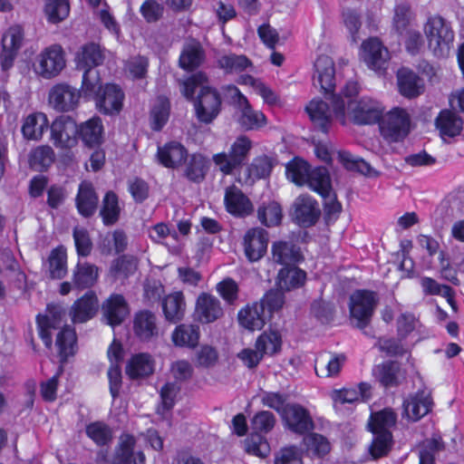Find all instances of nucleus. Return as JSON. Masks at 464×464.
Wrapping results in <instances>:
<instances>
[{
    "mask_svg": "<svg viewBox=\"0 0 464 464\" xmlns=\"http://www.w3.org/2000/svg\"><path fill=\"white\" fill-rule=\"evenodd\" d=\"M206 74L198 72L182 82V93L187 99H193L196 89L200 87L198 97L194 102L197 118L204 123L212 122L218 115L221 108V99L218 92L207 85Z\"/></svg>",
    "mask_w": 464,
    "mask_h": 464,
    "instance_id": "nucleus-1",
    "label": "nucleus"
},
{
    "mask_svg": "<svg viewBox=\"0 0 464 464\" xmlns=\"http://www.w3.org/2000/svg\"><path fill=\"white\" fill-rule=\"evenodd\" d=\"M384 111L383 104L371 97H362L358 101H347L342 97L334 99V115L343 125L353 121L359 125L378 123Z\"/></svg>",
    "mask_w": 464,
    "mask_h": 464,
    "instance_id": "nucleus-2",
    "label": "nucleus"
},
{
    "mask_svg": "<svg viewBox=\"0 0 464 464\" xmlns=\"http://www.w3.org/2000/svg\"><path fill=\"white\" fill-rule=\"evenodd\" d=\"M81 91L86 99H93L97 109L104 114H117L122 108V90L112 83L102 86L97 72H87L82 76Z\"/></svg>",
    "mask_w": 464,
    "mask_h": 464,
    "instance_id": "nucleus-3",
    "label": "nucleus"
},
{
    "mask_svg": "<svg viewBox=\"0 0 464 464\" xmlns=\"http://www.w3.org/2000/svg\"><path fill=\"white\" fill-rule=\"evenodd\" d=\"M423 33L434 56L445 58L450 54L455 35L449 21L440 15H431L423 24Z\"/></svg>",
    "mask_w": 464,
    "mask_h": 464,
    "instance_id": "nucleus-4",
    "label": "nucleus"
},
{
    "mask_svg": "<svg viewBox=\"0 0 464 464\" xmlns=\"http://www.w3.org/2000/svg\"><path fill=\"white\" fill-rule=\"evenodd\" d=\"M380 133L389 142L404 140L411 131V115L406 108L394 106L382 112L378 121Z\"/></svg>",
    "mask_w": 464,
    "mask_h": 464,
    "instance_id": "nucleus-5",
    "label": "nucleus"
},
{
    "mask_svg": "<svg viewBox=\"0 0 464 464\" xmlns=\"http://www.w3.org/2000/svg\"><path fill=\"white\" fill-rule=\"evenodd\" d=\"M66 60L63 48L57 44L44 48L33 62L34 73L45 80L58 76L65 68Z\"/></svg>",
    "mask_w": 464,
    "mask_h": 464,
    "instance_id": "nucleus-6",
    "label": "nucleus"
},
{
    "mask_svg": "<svg viewBox=\"0 0 464 464\" xmlns=\"http://www.w3.org/2000/svg\"><path fill=\"white\" fill-rule=\"evenodd\" d=\"M252 145V140L247 136L240 135L230 145L228 153L215 154L213 161L223 174L230 175L245 162Z\"/></svg>",
    "mask_w": 464,
    "mask_h": 464,
    "instance_id": "nucleus-7",
    "label": "nucleus"
},
{
    "mask_svg": "<svg viewBox=\"0 0 464 464\" xmlns=\"http://www.w3.org/2000/svg\"><path fill=\"white\" fill-rule=\"evenodd\" d=\"M131 333L140 343L155 342L161 335L159 317L149 310L135 313L131 322Z\"/></svg>",
    "mask_w": 464,
    "mask_h": 464,
    "instance_id": "nucleus-8",
    "label": "nucleus"
},
{
    "mask_svg": "<svg viewBox=\"0 0 464 464\" xmlns=\"http://www.w3.org/2000/svg\"><path fill=\"white\" fill-rule=\"evenodd\" d=\"M359 54L367 67L377 72L386 70L391 58L388 48L377 37H370L363 41Z\"/></svg>",
    "mask_w": 464,
    "mask_h": 464,
    "instance_id": "nucleus-9",
    "label": "nucleus"
},
{
    "mask_svg": "<svg viewBox=\"0 0 464 464\" xmlns=\"http://www.w3.org/2000/svg\"><path fill=\"white\" fill-rule=\"evenodd\" d=\"M376 304V295L372 291L357 290L350 296V314L358 327L362 328L368 324Z\"/></svg>",
    "mask_w": 464,
    "mask_h": 464,
    "instance_id": "nucleus-10",
    "label": "nucleus"
},
{
    "mask_svg": "<svg viewBox=\"0 0 464 464\" xmlns=\"http://www.w3.org/2000/svg\"><path fill=\"white\" fill-rule=\"evenodd\" d=\"M51 140L61 150H71L78 143L76 122L68 116L56 118L50 126Z\"/></svg>",
    "mask_w": 464,
    "mask_h": 464,
    "instance_id": "nucleus-11",
    "label": "nucleus"
},
{
    "mask_svg": "<svg viewBox=\"0 0 464 464\" xmlns=\"http://www.w3.org/2000/svg\"><path fill=\"white\" fill-rule=\"evenodd\" d=\"M24 34L21 26H11L2 37V51L0 53V67L3 74L1 80L5 79V72L14 65L19 49L22 46Z\"/></svg>",
    "mask_w": 464,
    "mask_h": 464,
    "instance_id": "nucleus-12",
    "label": "nucleus"
},
{
    "mask_svg": "<svg viewBox=\"0 0 464 464\" xmlns=\"http://www.w3.org/2000/svg\"><path fill=\"white\" fill-rule=\"evenodd\" d=\"M139 439L129 433H123L119 438L115 449L114 464H146L143 451L136 450Z\"/></svg>",
    "mask_w": 464,
    "mask_h": 464,
    "instance_id": "nucleus-13",
    "label": "nucleus"
},
{
    "mask_svg": "<svg viewBox=\"0 0 464 464\" xmlns=\"http://www.w3.org/2000/svg\"><path fill=\"white\" fill-rule=\"evenodd\" d=\"M312 189L317 192L324 200V209L327 215L335 216L342 210L341 204L332 190L331 179L327 170H318L314 173Z\"/></svg>",
    "mask_w": 464,
    "mask_h": 464,
    "instance_id": "nucleus-14",
    "label": "nucleus"
},
{
    "mask_svg": "<svg viewBox=\"0 0 464 464\" xmlns=\"http://www.w3.org/2000/svg\"><path fill=\"white\" fill-rule=\"evenodd\" d=\"M224 310L220 301L214 295L202 293L196 301L194 318L200 324H211L220 319Z\"/></svg>",
    "mask_w": 464,
    "mask_h": 464,
    "instance_id": "nucleus-15",
    "label": "nucleus"
},
{
    "mask_svg": "<svg viewBox=\"0 0 464 464\" xmlns=\"http://www.w3.org/2000/svg\"><path fill=\"white\" fill-rule=\"evenodd\" d=\"M80 92L66 83H57L49 92V103L59 111L74 110L80 101Z\"/></svg>",
    "mask_w": 464,
    "mask_h": 464,
    "instance_id": "nucleus-16",
    "label": "nucleus"
},
{
    "mask_svg": "<svg viewBox=\"0 0 464 464\" xmlns=\"http://www.w3.org/2000/svg\"><path fill=\"white\" fill-rule=\"evenodd\" d=\"M313 79L324 94H332L336 85L335 67L328 55H319L314 63Z\"/></svg>",
    "mask_w": 464,
    "mask_h": 464,
    "instance_id": "nucleus-17",
    "label": "nucleus"
},
{
    "mask_svg": "<svg viewBox=\"0 0 464 464\" xmlns=\"http://www.w3.org/2000/svg\"><path fill=\"white\" fill-rule=\"evenodd\" d=\"M246 256L251 262L261 259L267 249L268 233L261 227L248 229L243 238Z\"/></svg>",
    "mask_w": 464,
    "mask_h": 464,
    "instance_id": "nucleus-18",
    "label": "nucleus"
},
{
    "mask_svg": "<svg viewBox=\"0 0 464 464\" xmlns=\"http://www.w3.org/2000/svg\"><path fill=\"white\" fill-rule=\"evenodd\" d=\"M293 216L301 227H306L314 225L320 216L317 202L309 195H300L295 200Z\"/></svg>",
    "mask_w": 464,
    "mask_h": 464,
    "instance_id": "nucleus-19",
    "label": "nucleus"
},
{
    "mask_svg": "<svg viewBox=\"0 0 464 464\" xmlns=\"http://www.w3.org/2000/svg\"><path fill=\"white\" fill-rule=\"evenodd\" d=\"M226 210L232 216L243 218L253 212V204L242 190L236 186L226 188L224 195Z\"/></svg>",
    "mask_w": 464,
    "mask_h": 464,
    "instance_id": "nucleus-20",
    "label": "nucleus"
},
{
    "mask_svg": "<svg viewBox=\"0 0 464 464\" xmlns=\"http://www.w3.org/2000/svg\"><path fill=\"white\" fill-rule=\"evenodd\" d=\"M64 313L56 305H48L46 314H39L37 316V326L39 335L46 347H51L52 330L60 327L63 322Z\"/></svg>",
    "mask_w": 464,
    "mask_h": 464,
    "instance_id": "nucleus-21",
    "label": "nucleus"
},
{
    "mask_svg": "<svg viewBox=\"0 0 464 464\" xmlns=\"http://www.w3.org/2000/svg\"><path fill=\"white\" fill-rule=\"evenodd\" d=\"M104 59L105 49L98 44L89 43L78 51L75 63L77 68L84 71V75L87 72H95L92 69L102 64Z\"/></svg>",
    "mask_w": 464,
    "mask_h": 464,
    "instance_id": "nucleus-22",
    "label": "nucleus"
},
{
    "mask_svg": "<svg viewBox=\"0 0 464 464\" xmlns=\"http://www.w3.org/2000/svg\"><path fill=\"white\" fill-rule=\"evenodd\" d=\"M102 312L107 324L120 325L130 313L128 304L121 295H111L102 305Z\"/></svg>",
    "mask_w": 464,
    "mask_h": 464,
    "instance_id": "nucleus-23",
    "label": "nucleus"
},
{
    "mask_svg": "<svg viewBox=\"0 0 464 464\" xmlns=\"http://www.w3.org/2000/svg\"><path fill=\"white\" fill-rule=\"evenodd\" d=\"M332 108L322 100L314 99L305 107V111L314 126L326 133L335 117L334 115V99L331 98Z\"/></svg>",
    "mask_w": 464,
    "mask_h": 464,
    "instance_id": "nucleus-24",
    "label": "nucleus"
},
{
    "mask_svg": "<svg viewBox=\"0 0 464 464\" xmlns=\"http://www.w3.org/2000/svg\"><path fill=\"white\" fill-rule=\"evenodd\" d=\"M432 401L427 391H420L409 396L403 402V414L411 420L416 421L428 414Z\"/></svg>",
    "mask_w": 464,
    "mask_h": 464,
    "instance_id": "nucleus-25",
    "label": "nucleus"
},
{
    "mask_svg": "<svg viewBox=\"0 0 464 464\" xmlns=\"http://www.w3.org/2000/svg\"><path fill=\"white\" fill-rule=\"evenodd\" d=\"M78 137L89 147H99L104 140V127L100 117H92L77 125Z\"/></svg>",
    "mask_w": 464,
    "mask_h": 464,
    "instance_id": "nucleus-26",
    "label": "nucleus"
},
{
    "mask_svg": "<svg viewBox=\"0 0 464 464\" xmlns=\"http://www.w3.org/2000/svg\"><path fill=\"white\" fill-rule=\"evenodd\" d=\"M287 428L299 434L305 433L313 429V420L307 411L302 406L292 404L287 407L282 416Z\"/></svg>",
    "mask_w": 464,
    "mask_h": 464,
    "instance_id": "nucleus-27",
    "label": "nucleus"
},
{
    "mask_svg": "<svg viewBox=\"0 0 464 464\" xmlns=\"http://www.w3.org/2000/svg\"><path fill=\"white\" fill-rule=\"evenodd\" d=\"M318 170H327L325 168H316L310 169L306 161L295 158L285 166L287 179L297 186L307 185L312 189V180L314 173Z\"/></svg>",
    "mask_w": 464,
    "mask_h": 464,
    "instance_id": "nucleus-28",
    "label": "nucleus"
},
{
    "mask_svg": "<svg viewBox=\"0 0 464 464\" xmlns=\"http://www.w3.org/2000/svg\"><path fill=\"white\" fill-rule=\"evenodd\" d=\"M96 295L90 291L72 304L70 314L73 323H84L92 319L98 311Z\"/></svg>",
    "mask_w": 464,
    "mask_h": 464,
    "instance_id": "nucleus-29",
    "label": "nucleus"
},
{
    "mask_svg": "<svg viewBox=\"0 0 464 464\" xmlns=\"http://www.w3.org/2000/svg\"><path fill=\"white\" fill-rule=\"evenodd\" d=\"M273 169V160L268 156H260L253 160L246 172L237 178L245 185H252L256 179L266 178Z\"/></svg>",
    "mask_w": 464,
    "mask_h": 464,
    "instance_id": "nucleus-30",
    "label": "nucleus"
},
{
    "mask_svg": "<svg viewBox=\"0 0 464 464\" xmlns=\"http://www.w3.org/2000/svg\"><path fill=\"white\" fill-rule=\"evenodd\" d=\"M49 127V121L44 112H33L24 119L22 133L24 139L40 140Z\"/></svg>",
    "mask_w": 464,
    "mask_h": 464,
    "instance_id": "nucleus-31",
    "label": "nucleus"
},
{
    "mask_svg": "<svg viewBox=\"0 0 464 464\" xmlns=\"http://www.w3.org/2000/svg\"><path fill=\"white\" fill-rule=\"evenodd\" d=\"M436 126L440 130L441 138L446 140L461 133L463 121L456 112L445 110L437 117Z\"/></svg>",
    "mask_w": 464,
    "mask_h": 464,
    "instance_id": "nucleus-32",
    "label": "nucleus"
},
{
    "mask_svg": "<svg viewBox=\"0 0 464 464\" xmlns=\"http://www.w3.org/2000/svg\"><path fill=\"white\" fill-rule=\"evenodd\" d=\"M158 159L166 168L179 166L187 157L186 149L179 142L171 141L158 149Z\"/></svg>",
    "mask_w": 464,
    "mask_h": 464,
    "instance_id": "nucleus-33",
    "label": "nucleus"
},
{
    "mask_svg": "<svg viewBox=\"0 0 464 464\" xmlns=\"http://www.w3.org/2000/svg\"><path fill=\"white\" fill-rule=\"evenodd\" d=\"M266 319V314L263 305L255 303L252 305H246L238 314L239 324L250 331L260 330Z\"/></svg>",
    "mask_w": 464,
    "mask_h": 464,
    "instance_id": "nucleus-34",
    "label": "nucleus"
},
{
    "mask_svg": "<svg viewBox=\"0 0 464 464\" xmlns=\"http://www.w3.org/2000/svg\"><path fill=\"white\" fill-rule=\"evenodd\" d=\"M162 309L167 321L177 323L183 319L186 303L182 292L178 291L165 296Z\"/></svg>",
    "mask_w": 464,
    "mask_h": 464,
    "instance_id": "nucleus-35",
    "label": "nucleus"
},
{
    "mask_svg": "<svg viewBox=\"0 0 464 464\" xmlns=\"http://www.w3.org/2000/svg\"><path fill=\"white\" fill-rule=\"evenodd\" d=\"M155 362L152 356L146 353L133 355L127 366L126 373L131 379H137L150 375L154 372Z\"/></svg>",
    "mask_w": 464,
    "mask_h": 464,
    "instance_id": "nucleus-36",
    "label": "nucleus"
},
{
    "mask_svg": "<svg viewBox=\"0 0 464 464\" xmlns=\"http://www.w3.org/2000/svg\"><path fill=\"white\" fill-rule=\"evenodd\" d=\"M398 85L400 92L407 98L416 97L424 91L423 81L413 72L407 69L399 71Z\"/></svg>",
    "mask_w": 464,
    "mask_h": 464,
    "instance_id": "nucleus-37",
    "label": "nucleus"
},
{
    "mask_svg": "<svg viewBox=\"0 0 464 464\" xmlns=\"http://www.w3.org/2000/svg\"><path fill=\"white\" fill-rule=\"evenodd\" d=\"M369 385L361 383L358 388H350L334 391L332 399L336 411H340L341 407L346 403L352 404L359 401H364L367 397L366 392L369 391Z\"/></svg>",
    "mask_w": 464,
    "mask_h": 464,
    "instance_id": "nucleus-38",
    "label": "nucleus"
},
{
    "mask_svg": "<svg viewBox=\"0 0 464 464\" xmlns=\"http://www.w3.org/2000/svg\"><path fill=\"white\" fill-rule=\"evenodd\" d=\"M199 336L198 325L182 324L174 329L171 339L176 346L194 348L198 343Z\"/></svg>",
    "mask_w": 464,
    "mask_h": 464,
    "instance_id": "nucleus-39",
    "label": "nucleus"
},
{
    "mask_svg": "<svg viewBox=\"0 0 464 464\" xmlns=\"http://www.w3.org/2000/svg\"><path fill=\"white\" fill-rule=\"evenodd\" d=\"M97 203L98 197L93 190L92 185L87 181L82 182L76 198L79 212L84 217H89L94 213Z\"/></svg>",
    "mask_w": 464,
    "mask_h": 464,
    "instance_id": "nucleus-40",
    "label": "nucleus"
},
{
    "mask_svg": "<svg viewBox=\"0 0 464 464\" xmlns=\"http://www.w3.org/2000/svg\"><path fill=\"white\" fill-rule=\"evenodd\" d=\"M240 115L238 122L246 130H257L266 125L267 120L260 111H255L248 100H243V105L238 108Z\"/></svg>",
    "mask_w": 464,
    "mask_h": 464,
    "instance_id": "nucleus-41",
    "label": "nucleus"
},
{
    "mask_svg": "<svg viewBox=\"0 0 464 464\" xmlns=\"http://www.w3.org/2000/svg\"><path fill=\"white\" fill-rule=\"evenodd\" d=\"M306 279L304 270L295 266L283 267L277 276V285L281 290H291L300 287Z\"/></svg>",
    "mask_w": 464,
    "mask_h": 464,
    "instance_id": "nucleus-42",
    "label": "nucleus"
},
{
    "mask_svg": "<svg viewBox=\"0 0 464 464\" xmlns=\"http://www.w3.org/2000/svg\"><path fill=\"white\" fill-rule=\"evenodd\" d=\"M204 60L201 45L195 40L186 43L179 57V64L185 70H193L199 66Z\"/></svg>",
    "mask_w": 464,
    "mask_h": 464,
    "instance_id": "nucleus-43",
    "label": "nucleus"
},
{
    "mask_svg": "<svg viewBox=\"0 0 464 464\" xmlns=\"http://www.w3.org/2000/svg\"><path fill=\"white\" fill-rule=\"evenodd\" d=\"M422 292L425 295H440L446 298L448 304L451 308L456 310V304L454 301V293L451 287L446 285L440 284L435 279L428 276L421 277L420 280Z\"/></svg>",
    "mask_w": 464,
    "mask_h": 464,
    "instance_id": "nucleus-44",
    "label": "nucleus"
},
{
    "mask_svg": "<svg viewBox=\"0 0 464 464\" xmlns=\"http://www.w3.org/2000/svg\"><path fill=\"white\" fill-rule=\"evenodd\" d=\"M54 161V151L48 145L37 146L29 154V165L36 171L47 169Z\"/></svg>",
    "mask_w": 464,
    "mask_h": 464,
    "instance_id": "nucleus-45",
    "label": "nucleus"
},
{
    "mask_svg": "<svg viewBox=\"0 0 464 464\" xmlns=\"http://www.w3.org/2000/svg\"><path fill=\"white\" fill-rule=\"evenodd\" d=\"M56 346L61 361L64 362L76 351V334L71 326L63 327L57 334Z\"/></svg>",
    "mask_w": 464,
    "mask_h": 464,
    "instance_id": "nucleus-46",
    "label": "nucleus"
},
{
    "mask_svg": "<svg viewBox=\"0 0 464 464\" xmlns=\"http://www.w3.org/2000/svg\"><path fill=\"white\" fill-rule=\"evenodd\" d=\"M339 162L349 170H355L368 177L377 176V171L364 160L352 155L348 151L337 152Z\"/></svg>",
    "mask_w": 464,
    "mask_h": 464,
    "instance_id": "nucleus-47",
    "label": "nucleus"
},
{
    "mask_svg": "<svg viewBox=\"0 0 464 464\" xmlns=\"http://www.w3.org/2000/svg\"><path fill=\"white\" fill-rule=\"evenodd\" d=\"M98 278V268L91 264H78L73 271V283L76 287L83 289L94 285Z\"/></svg>",
    "mask_w": 464,
    "mask_h": 464,
    "instance_id": "nucleus-48",
    "label": "nucleus"
},
{
    "mask_svg": "<svg viewBox=\"0 0 464 464\" xmlns=\"http://www.w3.org/2000/svg\"><path fill=\"white\" fill-rule=\"evenodd\" d=\"M44 12L48 22L58 24L69 15V0H46Z\"/></svg>",
    "mask_w": 464,
    "mask_h": 464,
    "instance_id": "nucleus-49",
    "label": "nucleus"
},
{
    "mask_svg": "<svg viewBox=\"0 0 464 464\" xmlns=\"http://www.w3.org/2000/svg\"><path fill=\"white\" fill-rule=\"evenodd\" d=\"M218 66L228 73H240L252 68V63L245 55L230 53L218 60Z\"/></svg>",
    "mask_w": 464,
    "mask_h": 464,
    "instance_id": "nucleus-50",
    "label": "nucleus"
},
{
    "mask_svg": "<svg viewBox=\"0 0 464 464\" xmlns=\"http://www.w3.org/2000/svg\"><path fill=\"white\" fill-rule=\"evenodd\" d=\"M373 374L385 387L395 386L398 383L400 368L397 362H387L377 365Z\"/></svg>",
    "mask_w": 464,
    "mask_h": 464,
    "instance_id": "nucleus-51",
    "label": "nucleus"
},
{
    "mask_svg": "<svg viewBox=\"0 0 464 464\" xmlns=\"http://www.w3.org/2000/svg\"><path fill=\"white\" fill-rule=\"evenodd\" d=\"M273 259L278 264L297 262L300 258L299 249L293 244L276 242L272 246Z\"/></svg>",
    "mask_w": 464,
    "mask_h": 464,
    "instance_id": "nucleus-52",
    "label": "nucleus"
},
{
    "mask_svg": "<svg viewBox=\"0 0 464 464\" xmlns=\"http://www.w3.org/2000/svg\"><path fill=\"white\" fill-rule=\"evenodd\" d=\"M169 102L165 97H158L150 111V124L154 130L163 128L169 120Z\"/></svg>",
    "mask_w": 464,
    "mask_h": 464,
    "instance_id": "nucleus-53",
    "label": "nucleus"
},
{
    "mask_svg": "<svg viewBox=\"0 0 464 464\" xmlns=\"http://www.w3.org/2000/svg\"><path fill=\"white\" fill-rule=\"evenodd\" d=\"M396 414L392 409H384L375 413H372L369 427L372 433L376 431L390 430L396 423Z\"/></svg>",
    "mask_w": 464,
    "mask_h": 464,
    "instance_id": "nucleus-54",
    "label": "nucleus"
},
{
    "mask_svg": "<svg viewBox=\"0 0 464 464\" xmlns=\"http://www.w3.org/2000/svg\"><path fill=\"white\" fill-rule=\"evenodd\" d=\"M281 334L276 331L264 332L256 342V348L264 354L273 355L281 349Z\"/></svg>",
    "mask_w": 464,
    "mask_h": 464,
    "instance_id": "nucleus-55",
    "label": "nucleus"
},
{
    "mask_svg": "<svg viewBox=\"0 0 464 464\" xmlns=\"http://www.w3.org/2000/svg\"><path fill=\"white\" fill-rule=\"evenodd\" d=\"M48 262L52 278L61 279L66 275V251L63 246L56 247L51 252Z\"/></svg>",
    "mask_w": 464,
    "mask_h": 464,
    "instance_id": "nucleus-56",
    "label": "nucleus"
},
{
    "mask_svg": "<svg viewBox=\"0 0 464 464\" xmlns=\"http://www.w3.org/2000/svg\"><path fill=\"white\" fill-rule=\"evenodd\" d=\"M258 219L266 227H274L280 224L282 220L281 206L275 201L264 204L258 208Z\"/></svg>",
    "mask_w": 464,
    "mask_h": 464,
    "instance_id": "nucleus-57",
    "label": "nucleus"
},
{
    "mask_svg": "<svg viewBox=\"0 0 464 464\" xmlns=\"http://www.w3.org/2000/svg\"><path fill=\"white\" fill-rule=\"evenodd\" d=\"M411 18L410 5L405 2L397 3L393 9L392 29L401 34L406 31Z\"/></svg>",
    "mask_w": 464,
    "mask_h": 464,
    "instance_id": "nucleus-58",
    "label": "nucleus"
},
{
    "mask_svg": "<svg viewBox=\"0 0 464 464\" xmlns=\"http://www.w3.org/2000/svg\"><path fill=\"white\" fill-rule=\"evenodd\" d=\"M120 215L118 198L112 192H108L103 199V206L101 210V216L105 225L114 224Z\"/></svg>",
    "mask_w": 464,
    "mask_h": 464,
    "instance_id": "nucleus-59",
    "label": "nucleus"
},
{
    "mask_svg": "<svg viewBox=\"0 0 464 464\" xmlns=\"http://www.w3.org/2000/svg\"><path fill=\"white\" fill-rule=\"evenodd\" d=\"M86 434L99 446L108 444L112 438L111 430L108 425L101 421L90 423L86 427Z\"/></svg>",
    "mask_w": 464,
    "mask_h": 464,
    "instance_id": "nucleus-60",
    "label": "nucleus"
},
{
    "mask_svg": "<svg viewBox=\"0 0 464 464\" xmlns=\"http://www.w3.org/2000/svg\"><path fill=\"white\" fill-rule=\"evenodd\" d=\"M392 436L390 430L373 433L372 443L370 447V452L374 459L381 458L388 453L391 449Z\"/></svg>",
    "mask_w": 464,
    "mask_h": 464,
    "instance_id": "nucleus-61",
    "label": "nucleus"
},
{
    "mask_svg": "<svg viewBox=\"0 0 464 464\" xmlns=\"http://www.w3.org/2000/svg\"><path fill=\"white\" fill-rule=\"evenodd\" d=\"M246 450L252 455L266 458L270 452L266 440L258 433L251 434L245 441Z\"/></svg>",
    "mask_w": 464,
    "mask_h": 464,
    "instance_id": "nucleus-62",
    "label": "nucleus"
},
{
    "mask_svg": "<svg viewBox=\"0 0 464 464\" xmlns=\"http://www.w3.org/2000/svg\"><path fill=\"white\" fill-rule=\"evenodd\" d=\"M208 169V160L201 154H193L186 169L187 177L193 181L201 180Z\"/></svg>",
    "mask_w": 464,
    "mask_h": 464,
    "instance_id": "nucleus-63",
    "label": "nucleus"
},
{
    "mask_svg": "<svg viewBox=\"0 0 464 464\" xmlns=\"http://www.w3.org/2000/svg\"><path fill=\"white\" fill-rule=\"evenodd\" d=\"M180 387L176 382H167L160 390L161 404L158 412L161 415L169 411L175 404V399Z\"/></svg>",
    "mask_w": 464,
    "mask_h": 464,
    "instance_id": "nucleus-64",
    "label": "nucleus"
}]
</instances>
